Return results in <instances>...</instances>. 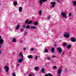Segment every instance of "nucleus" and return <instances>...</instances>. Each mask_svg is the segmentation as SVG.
I'll return each instance as SVG.
<instances>
[{
    "mask_svg": "<svg viewBox=\"0 0 76 76\" xmlns=\"http://www.w3.org/2000/svg\"><path fill=\"white\" fill-rule=\"evenodd\" d=\"M64 37H65L66 38H69V34L67 33V32H65L64 34Z\"/></svg>",
    "mask_w": 76,
    "mask_h": 76,
    "instance_id": "obj_1",
    "label": "nucleus"
},
{
    "mask_svg": "<svg viewBox=\"0 0 76 76\" xmlns=\"http://www.w3.org/2000/svg\"><path fill=\"white\" fill-rule=\"evenodd\" d=\"M61 15L63 17V18H64L65 19L67 18V15H66V14L65 13L63 12H62L61 13Z\"/></svg>",
    "mask_w": 76,
    "mask_h": 76,
    "instance_id": "obj_2",
    "label": "nucleus"
},
{
    "mask_svg": "<svg viewBox=\"0 0 76 76\" xmlns=\"http://www.w3.org/2000/svg\"><path fill=\"white\" fill-rule=\"evenodd\" d=\"M4 69L5 70V71L7 73H8V71L9 69V67H8L7 65H6L4 67Z\"/></svg>",
    "mask_w": 76,
    "mask_h": 76,
    "instance_id": "obj_3",
    "label": "nucleus"
},
{
    "mask_svg": "<svg viewBox=\"0 0 76 76\" xmlns=\"http://www.w3.org/2000/svg\"><path fill=\"white\" fill-rule=\"evenodd\" d=\"M57 50L60 53H62V50L60 47H58L57 48Z\"/></svg>",
    "mask_w": 76,
    "mask_h": 76,
    "instance_id": "obj_4",
    "label": "nucleus"
},
{
    "mask_svg": "<svg viewBox=\"0 0 76 76\" xmlns=\"http://www.w3.org/2000/svg\"><path fill=\"white\" fill-rule=\"evenodd\" d=\"M47 1V0H40L39 2L40 4V6H41L43 2H45Z\"/></svg>",
    "mask_w": 76,
    "mask_h": 76,
    "instance_id": "obj_5",
    "label": "nucleus"
},
{
    "mask_svg": "<svg viewBox=\"0 0 76 76\" xmlns=\"http://www.w3.org/2000/svg\"><path fill=\"white\" fill-rule=\"evenodd\" d=\"M50 4H52V7H54V6L56 5V2H50Z\"/></svg>",
    "mask_w": 76,
    "mask_h": 76,
    "instance_id": "obj_6",
    "label": "nucleus"
},
{
    "mask_svg": "<svg viewBox=\"0 0 76 76\" xmlns=\"http://www.w3.org/2000/svg\"><path fill=\"white\" fill-rule=\"evenodd\" d=\"M71 41L72 42H76V39L75 37H73L71 38Z\"/></svg>",
    "mask_w": 76,
    "mask_h": 76,
    "instance_id": "obj_7",
    "label": "nucleus"
},
{
    "mask_svg": "<svg viewBox=\"0 0 76 76\" xmlns=\"http://www.w3.org/2000/svg\"><path fill=\"white\" fill-rule=\"evenodd\" d=\"M23 61V58H20L18 59V61H17L18 62V63H22V61Z\"/></svg>",
    "mask_w": 76,
    "mask_h": 76,
    "instance_id": "obj_8",
    "label": "nucleus"
},
{
    "mask_svg": "<svg viewBox=\"0 0 76 76\" xmlns=\"http://www.w3.org/2000/svg\"><path fill=\"white\" fill-rule=\"evenodd\" d=\"M62 72V69H59L58 70V75H60V74H61V73Z\"/></svg>",
    "mask_w": 76,
    "mask_h": 76,
    "instance_id": "obj_9",
    "label": "nucleus"
},
{
    "mask_svg": "<svg viewBox=\"0 0 76 76\" xmlns=\"http://www.w3.org/2000/svg\"><path fill=\"white\" fill-rule=\"evenodd\" d=\"M12 41L13 42H17V40H16V39L15 38H13L12 39Z\"/></svg>",
    "mask_w": 76,
    "mask_h": 76,
    "instance_id": "obj_10",
    "label": "nucleus"
},
{
    "mask_svg": "<svg viewBox=\"0 0 76 76\" xmlns=\"http://www.w3.org/2000/svg\"><path fill=\"white\" fill-rule=\"evenodd\" d=\"M31 28L32 29H37V27L34 26H31Z\"/></svg>",
    "mask_w": 76,
    "mask_h": 76,
    "instance_id": "obj_11",
    "label": "nucleus"
},
{
    "mask_svg": "<svg viewBox=\"0 0 76 76\" xmlns=\"http://www.w3.org/2000/svg\"><path fill=\"white\" fill-rule=\"evenodd\" d=\"M19 56H21L22 58H23V54H22V52H20L19 55Z\"/></svg>",
    "mask_w": 76,
    "mask_h": 76,
    "instance_id": "obj_12",
    "label": "nucleus"
},
{
    "mask_svg": "<svg viewBox=\"0 0 76 76\" xmlns=\"http://www.w3.org/2000/svg\"><path fill=\"white\" fill-rule=\"evenodd\" d=\"M3 42H4V40L3 39H0V44L1 45L3 43Z\"/></svg>",
    "mask_w": 76,
    "mask_h": 76,
    "instance_id": "obj_13",
    "label": "nucleus"
},
{
    "mask_svg": "<svg viewBox=\"0 0 76 76\" xmlns=\"http://www.w3.org/2000/svg\"><path fill=\"white\" fill-rule=\"evenodd\" d=\"M22 10V7H19V12H21Z\"/></svg>",
    "mask_w": 76,
    "mask_h": 76,
    "instance_id": "obj_14",
    "label": "nucleus"
},
{
    "mask_svg": "<svg viewBox=\"0 0 76 76\" xmlns=\"http://www.w3.org/2000/svg\"><path fill=\"white\" fill-rule=\"evenodd\" d=\"M38 22H34L33 23V25H34V26H37V25H38Z\"/></svg>",
    "mask_w": 76,
    "mask_h": 76,
    "instance_id": "obj_15",
    "label": "nucleus"
},
{
    "mask_svg": "<svg viewBox=\"0 0 76 76\" xmlns=\"http://www.w3.org/2000/svg\"><path fill=\"white\" fill-rule=\"evenodd\" d=\"M28 58H33V57L31 55H30L27 56Z\"/></svg>",
    "mask_w": 76,
    "mask_h": 76,
    "instance_id": "obj_16",
    "label": "nucleus"
},
{
    "mask_svg": "<svg viewBox=\"0 0 76 76\" xmlns=\"http://www.w3.org/2000/svg\"><path fill=\"white\" fill-rule=\"evenodd\" d=\"M41 72H42V73H45V69H44V68H42V69Z\"/></svg>",
    "mask_w": 76,
    "mask_h": 76,
    "instance_id": "obj_17",
    "label": "nucleus"
},
{
    "mask_svg": "<svg viewBox=\"0 0 76 76\" xmlns=\"http://www.w3.org/2000/svg\"><path fill=\"white\" fill-rule=\"evenodd\" d=\"M73 5L74 6H76V1H73Z\"/></svg>",
    "mask_w": 76,
    "mask_h": 76,
    "instance_id": "obj_18",
    "label": "nucleus"
},
{
    "mask_svg": "<svg viewBox=\"0 0 76 76\" xmlns=\"http://www.w3.org/2000/svg\"><path fill=\"white\" fill-rule=\"evenodd\" d=\"M20 27V25L19 24H18L17 26L15 28L16 29H18Z\"/></svg>",
    "mask_w": 76,
    "mask_h": 76,
    "instance_id": "obj_19",
    "label": "nucleus"
},
{
    "mask_svg": "<svg viewBox=\"0 0 76 76\" xmlns=\"http://www.w3.org/2000/svg\"><path fill=\"white\" fill-rule=\"evenodd\" d=\"M26 29H30V26L29 25H28L26 27Z\"/></svg>",
    "mask_w": 76,
    "mask_h": 76,
    "instance_id": "obj_20",
    "label": "nucleus"
},
{
    "mask_svg": "<svg viewBox=\"0 0 76 76\" xmlns=\"http://www.w3.org/2000/svg\"><path fill=\"white\" fill-rule=\"evenodd\" d=\"M39 14L40 15H42V11L41 10H40L39 12Z\"/></svg>",
    "mask_w": 76,
    "mask_h": 76,
    "instance_id": "obj_21",
    "label": "nucleus"
},
{
    "mask_svg": "<svg viewBox=\"0 0 76 76\" xmlns=\"http://www.w3.org/2000/svg\"><path fill=\"white\" fill-rule=\"evenodd\" d=\"M71 47H72V45H68L67 46V48H68V49H70V48H71Z\"/></svg>",
    "mask_w": 76,
    "mask_h": 76,
    "instance_id": "obj_22",
    "label": "nucleus"
},
{
    "mask_svg": "<svg viewBox=\"0 0 76 76\" xmlns=\"http://www.w3.org/2000/svg\"><path fill=\"white\" fill-rule=\"evenodd\" d=\"M54 50H55L54 48L52 47V49L51 50V51L53 52H54Z\"/></svg>",
    "mask_w": 76,
    "mask_h": 76,
    "instance_id": "obj_23",
    "label": "nucleus"
},
{
    "mask_svg": "<svg viewBox=\"0 0 76 76\" xmlns=\"http://www.w3.org/2000/svg\"><path fill=\"white\" fill-rule=\"evenodd\" d=\"M18 4L17 2L16 1H15L14 2V6H16V5H17V4Z\"/></svg>",
    "mask_w": 76,
    "mask_h": 76,
    "instance_id": "obj_24",
    "label": "nucleus"
},
{
    "mask_svg": "<svg viewBox=\"0 0 76 76\" xmlns=\"http://www.w3.org/2000/svg\"><path fill=\"white\" fill-rule=\"evenodd\" d=\"M31 23H32V21L31 20L29 22H28V24L29 25L30 24H31Z\"/></svg>",
    "mask_w": 76,
    "mask_h": 76,
    "instance_id": "obj_25",
    "label": "nucleus"
},
{
    "mask_svg": "<svg viewBox=\"0 0 76 76\" xmlns=\"http://www.w3.org/2000/svg\"><path fill=\"white\" fill-rule=\"evenodd\" d=\"M29 23V21L28 20H26V22H25V24H26V23Z\"/></svg>",
    "mask_w": 76,
    "mask_h": 76,
    "instance_id": "obj_26",
    "label": "nucleus"
},
{
    "mask_svg": "<svg viewBox=\"0 0 76 76\" xmlns=\"http://www.w3.org/2000/svg\"><path fill=\"white\" fill-rule=\"evenodd\" d=\"M39 69V67H35V70H37Z\"/></svg>",
    "mask_w": 76,
    "mask_h": 76,
    "instance_id": "obj_27",
    "label": "nucleus"
},
{
    "mask_svg": "<svg viewBox=\"0 0 76 76\" xmlns=\"http://www.w3.org/2000/svg\"><path fill=\"white\" fill-rule=\"evenodd\" d=\"M45 53H48V50H47V49H46L45 50Z\"/></svg>",
    "mask_w": 76,
    "mask_h": 76,
    "instance_id": "obj_28",
    "label": "nucleus"
},
{
    "mask_svg": "<svg viewBox=\"0 0 76 76\" xmlns=\"http://www.w3.org/2000/svg\"><path fill=\"white\" fill-rule=\"evenodd\" d=\"M47 59L48 60H51V58L49 57H47Z\"/></svg>",
    "mask_w": 76,
    "mask_h": 76,
    "instance_id": "obj_29",
    "label": "nucleus"
},
{
    "mask_svg": "<svg viewBox=\"0 0 76 76\" xmlns=\"http://www.w3.org/2000/svg\"><path fill=\"white\" fill-rule=\"evenodd\" d=\"M30 75H31L32 76H34L35 75H34V74L33 73H31Z\"/></svg>",
    "mask_w": 76,
    "mask_h": 76,
    "instance_id": "obj_30",
    "label": "nucleus"
},
{
    "mask_svg": "<svg viewBox=\"0 0 76 76\" xmlns=\"http://www.w3.org/2000/svg\"><path fill=\"white\" fill-rule=\"evenodd\" d=\"M72 15V13L70 12L69 14V17H70V16H71V15Z\"/></svg>",
    "mask_w": 76,
    "mask_h": 76,
    "instance_id": "obj_31",
    "label": "nucleus"
},
{
    "mask_svg": "<svg viewBox=\"0 0 76 76\" xmlns=\"http://www.w3.org/2000/svg\"><path fill=\"white\" fill-rule=\"evenodd\" d=\"M66 43H64L63 44V46H66Z\"/></svg>",
    "mask_w": 76,
    "mask_h": 76,
    "instance_id": "obj_32",
    "label": "nucleus"
},
{
    "mask_svg": "<svg viewBox=\"0 0 76 76\" xmlns=\"http://www.w3.org/2000/svg\"><path fill=\"white\" fill-rule=\"evenodd\" d=\"M53 69H57V66H54L53 67Z\"/></svg>",
    "mask_w": 76,
    "mask_h": 76,
    "instance_id": "obj_33",
    "label": "nucleus"
},
{
    "mask_svg": "<svg viewBox=\"0 0 76 76\" xmlns=\"http://www.w3.org/2000/svg\"><path fill=\"white\" fill-rule=\"evenodd\" d=\"M23 50L24 51H25V50H26V48L25 47H24L23 48Z\"/></svg>",
    "mask_w": 76,
    "mask_h": 76,
    "instance_id": "obj_34",
    "label": "nucleus"
},
{
    "mask_svg": "<svg viewBox=\"0 0 76 76\" xmlns=\"http://www.w3.org/2000/svg\"><path fill=\"white\" fill-rule=\"evenodd\" d=\"M35 59L36 60H37V59H38V57L37 56H36L35 57Z\"/></svg>",
    "mask_w": 76,
    "mask_h": 76,
    "instance_id": "obj_35",
    "label": "nucleus"
},
{
    "mask_svg": "<svg viewBox=\"0 0 76 76\" xmlns=\"http://www.w3.org/2000/svg\"><path fill=\"white\" fill-rule=\"evenodd\" d=\"M56 57V56L55 55H53L52 57V58H54Z\"/></svg>",
    "mask_w": 76,
    "mask_h": 76,
    "instance_id": "obj_36",
    "label": "nucleus"
},
{
    "mask_svg": "<svg viewBox=\"0 0 76 76\" xmlns=\"http://www.w3.org/2000/svg\"><path fill=\"white\" fill-rule=\"evenodd\" d=\"M2 53V50H0V55H1Z\"/></svg>",
    "mask_w": 76,
    "mask_h": 76,
    "instance_id": "obj_37",
    "label": "nucleus"
},
{
    "mask_svg": "<svg viewBox=\"0 0 76 76\" xmlns=\"http://www.w3.org/2000/svg\"><path fill=\"white\" fill-rule=\"evenodd\" d=\"M12 75L13 76H16V74L15 73H13L12 74Z\"/></svg>",
    "mask_w": 76,
    "mask_h": 76,
    "instance_id": "obj_38",
    "label": "nucleus"
},
{
    "mask_svg": "<svg viewBox=\"0 0 76 76\" xmlns=\"http://www.w3.org/2000/svg\"><path fill=\"white\" fill-rule=\"evenodd\" d=\"M28 34V32H25L24 34H25V35H26V34Z\"/></svg>",
    "mask_w": 76,
    "mask_h": 76,
    "instance_id": "obj_39",
    "label": "nucleus"
},
{
    "mask_svg": "<svg viewBox=\"0 0 76 76\" xmlns=\"http://www.w3.org/2000/svg\"><path fill=\"white\" fill-rule=\"evenodd\" d=\"M34 48L31 49V51H34Z\"/></svg>",
    "mask_w": 76,
    "mask_h": 76,
    "instance_id": "obj_40",
    "label": "nucleus"
},
{
    "mask_svg": "<svg viewBox=\"0 0 76 76\" xmlns=\"http://www.w3.org/2000/svg\"><path fill=\"white\" fill-rule=\"evenodd\" d=\"M50 18H51L50 16H49L48 17V19H50Z\"/></svg>",
    "mask_w": 76,
    "mask_h": 76,
    "instance_id": "obj_41",
    "label": "nucleus"
},
{
    "mask_svg": "<svg viewBox=\"0 0 76 76\" xmlns=\"http://www.w3.org/2000/svg\"><path fill=\"white\" fill-rule=\"evenodd\" d=\"M24 30V29H23V28H22L21 30V31H23Z\"/></svg>",
    "mask_w": 76,
    "mask_h": 76,
    "instance_id": "obj_42",
    "label": "nucleus"
},
{
    "mask_svg": "<svg viewBox=\"0 0 76 76\" xmlns=\"http://www.w3.org/2000/svg\"><path fill=\"white\" fill-rule=\"evenodd\" d=\"M45 76H48V74H46L45 75Z\"/></svg>",
    "mask_w": 76,
    "mask_h": 76,
    "instance_id": "obj_43",
    "label": "nucleus"
},
{
    "mask_svg": "<svg viewBox=\"0 0 76 76\" xmlns=\"http://www.w3.org/2000/svg\"><path fill=\"white\" fill-rule=\"evenodd\" d=\"M23 28H25V26L23 25Z\"/></svg>",
    "mask_w": 76,
    "mask_h": 76,
    "instance_id": "obj_44",
    "label": "nucleus"
},
{
    "mask_svg": "<svg viewBox=\"0 0 76 76\" xmlns=\"http://www.w3.org/2000/svg\"><path fill=\"white\" fill-rule=\"evenodd\" d=\"M64 54V52L62 54V56H63V54Z\"/></svg>",
    "mask_w": 76,
    "mask_h": 76,
    "instance_id": "obj_45",
    "label": "nucleus"
},
{
    "mask_svg": "<svg viewBox=\"0 0 76 76\" xmlns=\"http://www.w3.org/2000/svg\"><path fill=\"white\" fill-rule=\"evenodd\" d=\"M20 65L19 64H17V66H19Z\"/></svg>",
    "mask_w": 76,
    "mask_h": 76,
    "instance_id": "obj_46",
    "label": "nucleus"
},
{
    "mask_svg": "<svg viewBox=\"0 0 76 76\" xmlns=\"http://www.w3.org/2000/svg\"><path fill=\"white\" fill-rule=\"evenodd\" d=\"M1 39V36H0V39Z\"/></svg>",
    "mask_w": 76,
    "mask_h": 76,
    "instance_id": "obj_47",
    "label": "nucleus"
},
{
    "mask_svg": "<svg viewBox=\"0 0 76 76\" xmlns=\"http://www.w3.org/2000/svg\"><path fill=\"white\" fill-rule=\"evenodd\" d=\"M54 46L55 47H56L57 46V45L56 44H55V45H54Z\"/></svg>",
    "mask_w": 76,
    "mask_h": 76,
    "instance_id": "obj_48",
    "label": "nucleus"
},
{
    "mask_svg": "<svg viewBox=\"0 0 76 76\" xmlns=\"http://www.w3.org/2000/svg\"><path fill=\"white\" fill-rule=\"evenodd\" d=\"M69 53L70 54H72V52H69Z\"/></svg>",
    "mask_w": 76,
    "mask_h": 76,
    "instance_id": "obj_49",
    "label": "nucleus"
},
{
    "mask_svg": "<svg viewBox=\"0 0 76 76\" xmlns=\"http://www.w3.org/2000/svg\"><path fill=\"white\" fill-rule=\"evenodd\" d=\"M28 76H32L30 74L29 75H28Z\"/></svg>",
    "mask_w": 76,
    "mask_h": 76,
    "instance_id": "obj_50",
    "label": "nucleus"
},
{
    "mask_svg": "<svg viewBox=\"0 0 76 76\" xmlns=\"http://www.w3.org/2000/svg\"><path fill=\"white\" fill-rule=\"evenodd\" d=\"M23 42L22 41H20V42L22 43V42Z\"/></svg>",
    "mask_w": 76,
    "mask_h": 76,
    "instance_id": "obj_51",
    "label": "nucleus"
},
{
    "mask_svg": "<svg viewBox=\"0 0 76 76\" xmlns=\"http://www.w3.org/2000/svg\"><path fill=\"white\" fill-rule=\"evenodd\" d=\"M57 2H59V0H57Z\"/></svg>",
    "mask_w": 76,
    "mask_h": 76,
    "instance_id": "obj_52",
    "label": "nucleus"
},
{
    "mask_svg": "<svg viewBox=\"0 0 76 76\" xmlns=\"http://www.w3.org/2000/svg\"><path fill=\"white\" fill-rule=\"evenodd\" d=\"M1 68H0V71L1 72Z\"/></svg>",
    "mask_w": 76,
    "mask_h": 76,
    "instance_id": "obj_53",
    "label": "nucleus"
},
{
    "mask_svg": "<svg viewBox=\"0 0 76 76\" xmlns=\"http://www.w3.org/2000/svg\"><path fill=\"white\" fill-rule=\"evenodd\" d=\"M1 45H0V48H1Z\"/></svg>",
    "mask_w": 76,
    "mask_h": 76,
    "instance_id": "obj_54",
    "label": "nucleus"
},
{
    "mask_svg": "<svg viewBox=\"0 0 76 76\" xmlns=\"http://www.w3.org/2000/svg\"><path fill=\"white\" fill-rule=\"evenodd\" d=\"M69 19L71 20V19H72V18H69Z\"/></svg>",
    "mask_w": 76,
    "mask_h": 76,
    "instance_id": "obj_55",
    "label": "nucleus"
},
{
    "mask_svg": "<svg viewBox=\"0 0 76 76\" xmlns=\"http://www.w3.org/2000/svg\"><path fill=\"white\" fill-rule=\"evenodd\" d=\"M61 69V67H60V69Z\"/></svg>",
    "mask_w": 76,
    "mask_h": 76,
    "instance_id": "obj_56",
    "label": "nucleus"
},
{
    "mask_svg": "<svg viewBox=\"0 0 76 76\" xmlns=\"http://www.w3.org/2000/svg\"><path fill=\"white\" fill-rule=\"evenodd\" d=\"M46 66H47V65H46Z\"/></svg>",
    "mask_w": 76,
    "mask_h": 76,
    "instance_id": "obj_57",
    "label": "nucleus"
}]
</instances>
